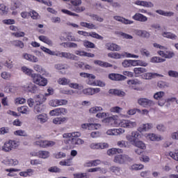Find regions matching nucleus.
Wrapping results in <instances>:
<instances>
[{
	"label": "nucleus",
	"instance_id": "28",
	"mask_svg": "<svg viewBox=\"0 0 178 178\" xmlns=\"http://www.w3.org/2000/svg\"><path fill=\"white\" fill-rule=\"evenodd\" d=\"M135 4L138 5L139 6H145V8H153L154 6L152 3L143 1H136Z\"/></svg>",
	"mask_w": 178,
	"mask_h": 178
},
{
	"label": "nucleus",
	"instance_id": "12",
	"mask_svg": "<svg viewBox=\"0 0 178 178\" xmlns=\"http://www.w3.org/2000/svg\"><path fill=\"white\" fill-rule=\"evenodd\" d=\"M163 97H165V92L162 91L157 92L154 95V99L159 101V105H160V106H162L165 104Z\"/></svg>",
	"mask_w": 178,
	"mask_h": 178
},
{
	"label": "nucleus",
	"instance_id": "46",
	"mask_svg": "<svg viewBox=\"0 0 178 178\" xmlns=\"http://www.w3.org/2000/svg\"><path fill=\"white\" fill-rule=\"evenodd\" d=\"M110 172H112V173H115V175H120V168L118 166L113 165L110 167L109 168Z\"/></svg>",
	"mask_w": 178,
	"mask_h": 178
},
{
	"label": "nucleus",
	"instance_id": "41",
	"mask_svg": "<svg viewBox=\"0 0 178 178\" xmlns=\"http://www.w3.org/2000/svg\"><path fill=\"white\" fill-rule=\"evenodd\" d=\"M162 35L165 38H170L171 40H176V38H177V35L170 32H164L162 33Z\"/></svg>",
	"mask_w": 178,
	"mask_h": 178
},
{
	"label": "nucleus",
	"instance_id": "55",
	"mask_svg": "<svg viewBox=\"0 0 178 178\" xmlns=\"http://www.w3.org/2000/svg\"><path fill=\"white\" fill-rule=\"evenodd\" d=\"M83 46L86 48H95V44L88 40L83 41Z\"/></svg>",
	"mask_w": 178,
	"mask_h": 178
},
{
	"label": "nucleus",
	"instance_id": "42",
	"mask_svg": "<svg viewBox=\"0 0 178 178\" xmlns=\"http://www.w3.org/2000/svg\"><path fill=\"white\" fill-rule=\"evenodd\" d=\"M18 112H20V113L26 114L29 113L30 112V109H29V106H22L21 107H19L17 108Z\"/></svg>",
	"mask_w": 178,
	"mask_h": 178
},
{
	"label": "nucleus",
	"instance_id": "16",
	"mask_svg": "<svg viewBox=\"0 0 178 178\" xmlns=\"http://www.w3.org/2000/svg\"><path fill=\"white\" fill-rule=\"evenodd\" d=\"M90 147L91 149H104L105 148H108L109 145L106 143H92Z\"/></svg>",
	"mask_w": 178,
	"mask_h": 178
},
{
	"label": "nucleus",
	"instance_id": "30",
	"mask_svg": "<svg viewBox=\"0 0 178 178\" xmlns=\"http://www.w3.org/2000/svg\"><path fill=\"white\" fill-rule=\"evenodd\" d=\"M95 65H98V66H101L102 67H112V64L101 61L99 60H94Z\"/></svg>",
	"mask_w": 178,
	"mask_h": 178
},
{
	"label": "nucleus",
	"instance_id": "19",
	"mask_svg": "<svg viewBox=\"0 0 178 178\" xmlns=\"http://www.w3.org/2000/svg\"><path fill=\"white\" fill-rule=\"evenodd\" d=\"M132 19H134V20H136V22H147V20H148V17L138 13H136L132 17Z\"/></svg>",
	"mask_w": 178,
	"mask_h": 178
},
{
	"label": "nucleus",
	"instance_id": "23",
	"mask_svg": "<svg viewBox=\"0 0 178 178\" xmlns=\"http://www.w3.org/2000/svg\"><path fill=\"white\" fill-rule=\"evenodd\" d=\"M152 127H154V126L151 123L143 124V126L138 129V131L140 133H143V131H148V130H151Z\"/></svg>",
	"mask_w": 178,
	"mask_h": 178
},
{
	"label": "nucleus",
	"instance_id": "58",
	"mask_svg": "<svg viewBox=\"0 0 178 178\" xmlns=\"http://www.w3.org/2000/svg\"><path fill=\"white\" fill-rule=\"evenodd\" d=\"M102 111V107L101 106H95V107H92L90 108L89 112L90 113H97V112H99Z\"/></svg>",
	"mask_w": 178,
	"mask_h": 178
},
{
	"label": "nucleus",
	"instance_id": "56",
	"mask_svg": "<svg viewBox=\"0 0 178 178\" xmlns=\"http://www.w3.org/2000/svg\"><path fill=\"white\" fill-rule=\"evenodd\" d=\"M151 61L153 63H161L162 62H165V59L161 58V57H157V56H155V57H153L152 59H151Z\"/></svg>",
	"mask_w": 178,
	"mask_h": 178
},
{
	"label": "nucleus",
	"instance_id": "13",
	"mask_svg": "<svg viewBox=\"0 0 178 178\" xmlns=\"http://www.w3.org/2000/svg\"><path fill=\"white\" fill-rule=\"evenodd\" d=\"M138 104L141 105V106L147 108V106H152V105H154V102L147 98H140L138 100Z\"/></svg>",
	"mask_w": 178,
	"mask_h": 178
},
{
	"label": "nucleus",
	"instance_id": "51",
	"mask_svg": "<svg viewBox=\"0 0 178 178\" xmlns=\"http://www.w3.org/2000/svg\"><path fill=\"white\" fill-rule=\"evenodd\" d=\"M14 47H18L19 48H24V43L20 40H13L11 42Z\"/></svg>",
	"mask_w": 178,
	"mask_h": 178
},
{
	"label": "nucleus",
	"instance_id": "6",
	"mask_svg": "<svg viewBox=\"0 0 178 178\" xmlns=\"http://www.w3.org/2000/svg\"><path fill=\"white\" fill-rule=\"evenodd\" d=\"M33 83H35V84H37L38 86L45 87V86L48 84V80L41 76V75L40 74H33Z\"/></svg>",
	"mask_w": 178,
	"mask_h": 178
},
{
	"label": "nucleus",
	"instance_id": "8",
	"mask_svg": "<svg viewBox=\"0 0 178 178\" xmlns=\"http://www.w3.org/2000/svg\"><path fill=\"white\" fill-rule=\"evenodd\" d=\"M79 76H81V77H84L85 79H88V84L89 86H97V83L94 81L95 80V75L86 72H81Z\"/></svg>",
	"mask_w": 178,
	"mask_h": 178
},
{
	"label": "nucleus",
	"instance_id": "21",
	"mask_svg": "<svg viewBox=\"0 0 178 178\" xmlns=\"http://www.w3.org/2000/svg\"><path fill=\"white\" fill-rule=\"evenodd\" d=\"M56 55V56H60V58H65L66 59L74 60L76 58V56H74L73 54L67 53V52L58 53Z\"/></svg>",
	"mask_w": 178,
	"mask_h": 178
},
{
	"label": "nucleus",
	"instance_id": "44",
	"mask_svg": "<svg viewBox=\"0 0 178 178\" xmlns=\"http://www.w3.org/2000/svg\"><path fill=\"white\" fill-rule=\"evenodd\" d=\"M21 69L23 73H24L27 76H32V77L33 76H34V74H33V70H31L26 66L22 67Z\"/></svg>",
	"mask_w": 178,
	"mask_h": 178
},
{
	"label": "nucleus",
	"instance_id": "3",
	"mask_svg": "<svg viewBox=\"0 0 178 178\" xmlns=\"http://www.w3.org/2000/svg\"><path fill=\"white\" fill-rule=\"evenodd\" d=\"M137 124L134 122H131L129 120H118L117 127H124L125 129H133L136 127Z\"/></svg>",
	"mask_w": 178,
	"mask_h": 178
},
{
	"label": "nucleus",
	"instance_id": "64",
	"mask_svg": "<svg viewBox=\"0 0 178 178\" xmlns=\"http://www.w3.org/2000/svg\"><path fill=\"white\" fill-rule=\"evenodd\" d=\"M170 156L172 159H175V161H178V149L175 150V152L173 153L172 152H170Z\"/></svg>",
	"mask_w": 178,
	"mask_h": 178
},
{
	"label": "nucleus",
	"instance_id": "29",
	"mask_svg": "<svg viewBox=\"0 0 178 178\" xmlns=\"http://www.w3.org/2000/svg\"><path fill=\"white\" fill-rule=\"evenodd\" d=\"M23 56L24 59H26V60H29V62H38V58L31 54L26 53L23 54Z\"/></svg>",
	"mask_w": 178,
	"mask_h": 178
},
{
	"label": "nucleus",
	"instance_id": "9",
	"mask_svg": "<svg viewBox=\"0 0 178 178\" xmlns=\"http://www.w3.org/2000/svg\"><path fill=\"white\" fill-rule=\"evenodd\" d=\"M118 116L113 115L111 117L106 118L103 120V123H106L109 126L118 127Z\"/></svg>",
	"mask_w": 178,
	"mask_h": 178
},
{
	"label": "nucleus",
	"instance_id": "26",
	"mask_svg": "<svg viewBox=\"0 0 178 178\" xmlns=\"http://www.w3.org/2000/svg\"><path fill=\"white\" fill-rule=\"evenodd\" d=\"M26 91L31 92V94H36L38 91V88L34 83H29L26 87Z\"/></svg>",
	"mask_w": 178,
	"mask_h": 178
},
{
	"label": "nucleus",
	"instance_id": "27",
	"mask_svg": "<svg viewBox=\"0 0 178 178\" xmlns=\"http://www.w3.org/2000/svg\"><path fill=\"white\" fill-rule=\"evenodd\" d=\"M158 54L160 56H162V58H168L169 59L175 56V53L172 51H166V53H165L163 51L160 50L158 51Z\"/></svg>",
	"mask_w": 178,
	"mask_h": 178
},
{
	"label": "nucleus",
	"instance_id": "38",
	"mask_svg": "<svg viewBox=\"0 0 178 178\" xmlns=\"http://www.w3.org/2000/svg\"><path fill=\"white\" fill-rule=\"evenodd\" d=\"M118 145L120 148H129L130 147V143L126 140H120L118 142Z\"/></svg>",
	"mask_w": 178,
	"mask_h": 178
},
{
	"label": "nucleus",
	"instance_id": "4",
	"mask_svg": "<svg viewBox=\"0 0 178 178\" xmlns=\"http://www.w3.org/2000/svg\"><path fill=\"white\" fill-rule=\"evenodd\" d=\"M19 143L17 140H9L4 143L2 149L4 152H9V151H12L13 148L19 147Z\"/></svg>",
	"mask_w": 178,
	"mask_h": 178
},
{
	"label": "nucleus",
	"instance_id": "48",
	"mask_svg": "<svg viewBox=\"0 0 178 178\" xmlns=\"http://www.w3.org/2000/svg\"><path fill=\"white\" fill-rule=\"evenodd\" d=\"M80 26H81V27H86V29H95V25H94L93 24L84 22H80Z\"/></svg>",
	"mask_w": 178,
	"mask_h": 178
},
{
	"label": "nucleus",
	"instance_id": "50",
	"mask_svg": "<svg viewBox=\"0 0 178 178\" xmlns=\"http://www.w3.org/2000/svg\"><path fill=\"white\" fill-rule=\"evenodd\" d=\"M88 37H92V38H97V40H104V37L95 32H90Z\"/></svg>",
	"mask_w": 178,
	"mask_h": 178
},
{
	"label": "nucleus",
	"instance_id": "45",
	"mask_svg": "<svg viewBox=\"0 0 178 178\" xmlns=\"http://www.w3.org/2000/svg\"><path fill=\"white\" fill-rule=\"evenodd\" d=\"M102 172L103 173H106V169L101 168L100 167L95 168H90L88 170L89 173H94V172Z\"/></svg>",
	"mask_w": 178,
	"mask_h": 178
},
{
	"label": "nucleus",
	"instance_id": "35",
	"mask_svg": "<svg viewBox=\"0 0 178 178\" xmlns=\"http://www.w3.org/2000/svg\"><path fill=\"white\" fill-rule=\"evenodd\" d=\"M39 40L40 41L44 42V44H47V45H50L51 47H52L53 45L52 40H51V39L48 38L46 36L40 35L39 36Z\"/></svg>",
	"mask_w": 178,
	"mask_h": 178
},
{
	"label": "nucleus",
	"instance_id": "47",
	"mask_svg": "<svg viewBox=\"0 0 178 178\" xmlns=\"http://www.w3.org/2000/svg\"><path fill=\"white\" fill-rule=\"evenodd\" d=\"M134 72L135 74H143V73H147V69L144 67H135Z\"/></svg>",
	"mask_w": 178,
	"mask_h": 178
},
{
	"label": "nucleus",
	"instance_id": "39",
	"mask_svg": "<svg viewBox=\"0 0 178 178\" xmlns=\"http://www.w3.org/2000/svg\"><path fill=\"white\" fill-rule=\"evenodd\" d=\"M147 138L150 140V141H161V137H159L154 134H149L147 136Z\"/></svg>",
	"mask_w": 178,
	"mask_h": 178
},
{
	"label": "nucleus",
	"instance_id": "57",
	"mask_svg": "<svg viewBox=\"0 0 178 178\" xmlns=\"http://www.w3.org/2000/svg\"><path fill=\"white\" fill-rule=\"evenodd\" d=\"M122 110L123 108H120V106H114L110 109V112H112L113 113H120Z\"/></svg>",
	"mask_w": 178,
	"mask_h": 178
},
{
	"label": "nucleus",
	"instance_id": "53",
	"mask_svg": "<svg viewBox=\"0 0 178 178\" xmlns=\"http://www.w3.org/2000/svg\"><path fill=\"white\" fill-rule=\"evenodd\" d=\"M51 116H60V108H57L54 110H51L49 112Z\"/></svg>",
	"mask_w": 178,
	"mask_h": 178
},
{
	"label": "nucleus",
	"instance_id": "54",
	"mask_svg": "<svg viewBox=\"0 0 178 178\" xmlns=\"http://www.w3.org/2000/svg\"><path fill=\"white\" fill-rule=\"evenodd\" d=\"M38 120L40 123H45L48 120V118L47 117V114H41L38 116Z\"/></svg>",
	"mask_w": 178,
	"mask_h": 178
},
{
	"label": "nucleus",
	"instance_id": "62",
	"mask_svg": "<svg viewBox=\"0 0 178 178\" xmlns=\"http://www.w3.org/2000/svg\"><path fill=\"white\" fill-rule=\"evenodd\" d=\"M49 172L51 173H60V169L56 166H54L49 168Z\"/></svg>",
	"mask_w": 178,
	"mask_h": 178
},
{
	"label": "nucleus",
	"instance_id": "5",
	"mask_svg": "<svg viewBox=\"0 0 178 178\" xmlns=\"http://www.w3.org/2000/svg\"><path fill=\"white\" fill-rule=\"evenodd\" d=\"M127 84L132 90H136V91H141L143 90V88H141L143 82L137 79L128 80Z\"/></svg>",
	"mask_w": 178,
	"mask_h": 178
},
{
	"label": "nucleus",
	"instance_id": "49",
	"mask_svg": "<svg viewBox=\"0 0 178 178\" xmlns=\"http://www.w3.org/2000/svg\"><path fill=\"white\" fill-rule=\"evenodd\" d=\"M156 13H159V15H161L162 16H173L174 13L172 12H165L162 10H156Z\"/></svg>",
	"mask_w": 178,
	"mask_h": 178
},
{
	"label": "nucleus",
	"instance_id": "43",
	"mask_svg": "<svg viewBox=\"0 0 178 178\" xmlns=\"http://www.w3.org/2000/svg\"><path fill=\"white\" fill-rule=\"evenodd\" d=\"M135 147H137V148H139L140 149H145L147 148V146H145V143H144L143 141H136V143H132Z\"/></svg>",
	"mask_w": 178,
	"mask_h": 178
},
{
	"label": "nucleus",
	"instance_id": "52",
	"mask_svg": "<svg viewBox=\"0 0 178 178\" xmlns=\"http://www.w3.org/2000/svg\"><path fill=\"white\" fill-rule=\"evenodd\" d=\"M58 84H60L61 86H67L70 83V80L66 79V78H60L58 80Z\"/></svg>",
	"mask_w": 178,
	"mask_h": 178
},
{
	"label": "nucleus",
	"instance_id": "33",
	"mask_svg": "<svg viewBox=\"0 0 178 178\" xmlns=\"http://www.w3.org/2000/svg\"><path fill=\"white\" fill-rule=\"evenodd\" d=\"M131 66H147V63L140 60H131Z\"/></svg>",
	"mask_w": 178,
	"mask_h": 178
},
{
	"label": "nucleus",
	"instance_id": "36",
	"mask_svg": "<svg viewBox=\"0 0 178 178\" xmlns=\"http://www.w3.org/2000/svg\"><path fill=\"white\" fill-rule=\"evenodd\" d=\"M107 153L108 155H115V154H123V149L118 148H112L108 149Z\"/></svg>",
	"mask_w": 178,
	"mask_h": 178
},
{
	"label": "nucleus",
	"instance_id": "59",
	"mask_svg": "<svg viewBox=\"0 0 178 178\" xmlns=\"http://www.w3.org/2000/svg\"><path fill=\"white\" fill-rule=\"evenodd\" d=\"M61 12L64 13L65 15H67L68 16H76L79 17L78 14H76L74 13H72V11L66 10V9H62Z\"/></svg>",
	"mask_w": 178,
	"mask_h": 178
},
{
	"label": "nucleus",
	"instance_id": "2",
	"mask_svg": "<svg viewBox=\"0 0 178 178\" xmlns=\"http://www.w3.org/2000/svg\"><path fill=\"white\" fill-rule=\"evenodd\" d=\"M47 101V98L43 95H38L35 97V113H41L44 111L45 106L43 104Z\"/></svg>",
	"mask_w": 178,
	"mask_h": 178
},
{
	"label": "nucleus",
	"instance_id": "1",
	"mask_svg": "<svg viewBox=\"0 0 178 178\" xmlns=\"http://www.w3.org/2000/svg\"><path fill=\"white\" fill-rule=\"evenodd\" d=\"M81 134L80 132H72L68 134H64L63 135L64 140V144L66 145L67 149H73L76 145H81L84 143V140L79 138Z\"/></svg>",
	"mask_w": 178,
	"mask_h": 178
},
{
	"label": "nucleus",
	"instance_id": "11",
	"mask_svg": "<svg viewBox=\"0 0 178 178\" xmlns=\"http://www.w3.org/2000/svg\"><path fill=\"white\" fill-rule=\"evenodd\" d=\"M36 145L42 147V148H48V147H54L55 142L52 140H38L35 142Z\"/></svg>",
	"mask_w": 178,
	"mask_h": 178
},
{
	"label": "nucleus",
	"instance_id": "18",
	"mask_svg": "<svg viewBox=\"0 0 178 178\" xmlns=\"http://www.w3.org/2000/svg\"><path fill=\"white\" fill-rule=\"evenodd\" d=\"M99 91H101V89L99 88H88L86 89L83 90V92L86 95H94V94H97V92H99Z\"/></svg>",
	"mask_w": 178,
	"mask_h": 178
},
{
	"label": "nucleus",
	"instance_id": "63",
	"mask_svg": "<svg viewBox=\"0 0 178 178\" xmlns=\"http://www.w3.org/2000/svg\"><path fill=\"white\" fill-rule=\"evenodd\" d=\"M29 16H31V19L33 20H37L38 19V14L35 10H32L29 13Z\"/></svg>",
	"mask_w": 178,
	"mask_h": 178
},
{
	"label": "nucleus",
	"instance_id": "31",
	"mask_svg": "<svg viewBox=\"0 0 178 178\" xmlns=\"http://www.w3.org/2000/svg\"><path fill=\"white\" fill-rule=\"evenodd\" d=\"M73 158H70L67 159H65L59 162V165H60V166H72V165H73Z\"/></svg>",
	"mask_w": 178,
	"mask_h": 178
},
{
	"label": "nucleus",
	"instance_id": "7",
	"mask_svg": "<svg viewBox=\"0 0 178 178\" xmlns=\"http://www.w3.org/2000/svg\"><path fill=\"white\" fill-rule=\"evenodd\" d=\"M131 161L133 159L126 154H118L114 158L115 163H119L120 165L126 163V162H131Z\"/></svg>",
	"mask_w": 178,
	"mask_h": 178
},
{
	"label": "nucleus",
	"instance_id": "32",
	"mask_svg": "<svg viewBox=\"0 0 178 178\" xmlns=\"http://www.w3.org/2000/svg\"><path fill=\"white\" fill-rule=\"evenodd\" d=\"M108 58H111V59H122V58H124V55L120 54L119 53H108Z\"/></svg>",
	"mask_w": 178,
	"mask_h": 178
},
{
	"label": "nucleus",
	"instance_id": "34",
	"mask_svg": "<svg viewBox=\"0 0 178 178\" xmlns=\"http://www.w3.org/2000/svg\"><path fill=\"white\" fill-rule=\"evenodd\" d=\"M36 155L38 158L47 159L49 156V152L48 151H39L36 153Z\"/></svg>",
	"mask_w": 178,
	"mask_h": 178
},
{
	"label": "nucleus",
	"instance_id": "17",
	"mask_svg": "<svg viewBox=\"0 0 178 178\" xmlns=\"http://www.w3.org/2000/svg\"><path fill=\"white\" fill-rule=\"evenodd\" d=\"M108 78L110 80H114L115 81H122L123 80H126L127 77L124 75H122L120 74H110L108 75Z\"/></svg>",
	"mask_w": 178,
	"mask_h": 178
},
{
	"label": "nucleus",
	"instance_id": "40",
	"mask_svg": "<svg viewBox=\"0 0 178 178\" xmlns=\"http://www.w3.org/2000/svg\"><path fill=\"white\" fill-rule=\"evenodd\" d=\"M155 76H159L161 75L156 73L147 72L143 75V79H145L146 80H151V79H153Z\"/></svg>",
	"mask_w": 178,
	"mask_h": 178
},
{
	"label": "nucleus",
	"instance_id": "25",
	"mask_svg": "<svg viewBox=\"0 0 178 178\" xmlns=\"http://www.w3.org/2000/svg\"><path fill=\"white\" fill-rule=\"evenodd\" d=\"M111 95H116L117 97H124L126 93L122 90L118 89H111L108 91Z\"/></svg>",
	"mask_w": 178,
	"mask_h": 178
},
{
	"label": "nucleus",
	"instance_id": "61",
	"mask_svg": "<svg viewBox=\"0 0 178 178\" xmlns=\"http://www.w3.org/2000/svg\"><path fill=\"white\" fill-rule=\"evenodd\" d=\"M157 86L159 88H166V87H169V84L163 81H159Z\"/></svg>",
	"mask_w": 178,
	"mask_h": 178
},
{
	"label": "nucleus",
	"instance_id": "60",
	"mask_svg": "<svg viewBox=\"0 0 178 178\" xmlns=\"http://www.w3.org/2000/svg\"><path fill=\"white\" fill-rule=\"evenodd\" d=\"M15 136H21L23 137H26L27 134L26 133V131H23V130H17L15 131L14 132Z\"/></svg>",
	"mask_w": 178,
	"mask_h": 178
},
{
	"label": "nucleus",
	"instance_id": "24",
	"mask_svg": "<svg viewBox=\"0 0 178 178\" xmlns=\"http://www.w3.org/2000/svg\"><path fill=\"white\" fill-rule=\"evenodd\" d=\"M106 49L108 51H119L120 49V46L115 43H106Z\"/></svg>",
	"mask_w": 178,
	"mask_h": 178
},
{
	"label": "nucleus",
	"instance_id": "20",
	"mask_svg": "<svg viewBox=\"0 0 178 178\" xmlns=\"http://www.w3.org/2000/svg\"><path fill=\"white\" fill-rule=\"evenodd\" d=\"M114 20H116L117 22H120L121 23H123V24H133L134 22L131 20H129L123 17L120 16H114L113 17Z\"/></svg>",
	"mask_w": 178,
	"mask_h": 178
},
{
	"label": "nucleus",
	"instance_id": "37",
	"mask_svg": "<svg viewBox=\"0 0 178 178\" xmlns=\"http://www.w3.org/2000/svg\"><path fill=\"white\" fill-rule=\"evenodd\" d=\"M67 120V118H56L53 120V123L54 124H62V123H65Z\"/></svg>",
	"mask_w": 178,
	"mask_h": 178
},
{
	"label": "nucleus",
	"instance_id": "10",
	"mask_svg": "<svg viewBox=\"0 0 178 178\" xmlns=\"http://www.w3.org/2000/svg\"><path fill=\"white\" fill-rule=\"evenodd\" d=\"M126 138L129 143L134 144L137 142L138 138H141V134L138 131H132L131 135H127Z\"/></svg>",
	"mask_w": 178,
	"mask_h": 178
},
{
	"label": "nucleus",
	"instance_id": "22",
	"mask_svg": "<svg viewBox=\"0 0 178 178\" xmlns=\"http://www.w3.org/2000/svg\"><path fill=\"white\" fill-rule=\"evenodd\" d=\"M98 165H101V160L99 159L89 161L84 163L86 168H92V166H98Z\"/></svg>",
	"mask_w": 178,
	"mask_h": 178
},
{
	"label": "nucleus",
	"instance_id": "15",
	"mask_svg": "<svg viewBox=\"0 0 178 178\" xmlns=\"http://www.w3.org/2000/svg\"><path fill=\"white\" fill-rule=\"evenodd\" d=\"M82 129H88V130H98L101 124L95 123H86L81 124Z\"/></svg>",
	"mask_w": 178,
	"mask_h": 178
},
{
	"label": "nucleus",
	"instance_id": "14",
	"mask_svg": "<svg viewBox=\"0 0 178 178\" xmlns=\"http://www.w3.org/2000/svg\"><path fill=\"white\" fill-rule=\"evenodd\" d=\"M123 133H124V129L122 128L111 129L106 131V134H108V136H120V134H123Z\"/></svg>",
	"mask_w": 178,
	"mask_h": 178
}]
</instances>
